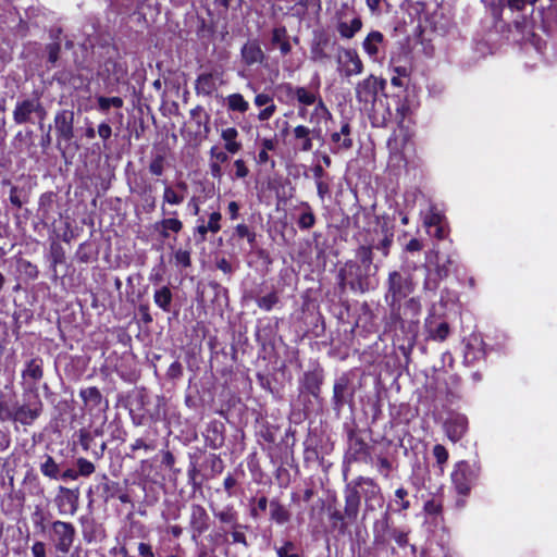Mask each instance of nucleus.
I'll return each mask as SVG.
<instances>
[{
	"mask_svg": "<svg viewBox=\"0 0 557 557\" xmlns=\"http://www.w3.org/2000/svg\"><path fill=\"white\" fill-rule=\"evenodd\" d=\"M234 168H235V176L237 178H244L248 175L249 170L246 166V163L242 159H237L234 161Z\"/></svg>",
	"mask_w": 557,
	"mask_h": 557,
	"instance_id": "nucleus-54",
	"label": "nucleus"
},
{
	"mask_svg": "<svg viewBox=\"0 0 557 557\" xmlns=\"http://www.w3.org/2000/svg\"><path fill=\"white\" fill-rule=\"evenodd\" d=\"M175 263L184 268H188L191 264L190 251L186 249H177L174 252Z\"/></svg>",
	"mask_w": 557,
	"mask_h": 557,
	"instance_id": "nucleus-50",
	"label": "nucleus"
},
{
	"mask_svg": "<svg viewBox=\"0 0 557 557\" xmlns=\"http://www.w3.org/2000/svg\"><path fill=\"white\" fill-rule=\"evenodd\" d=\"M256 301L259 308L270 311L278 302V296L275 292H272L262 297H258Z\"/></svg>",
	"mask_w": 557,
	"mask_h": 557,
	"instance_id": "nucleus-44",
	"label": "nucleus"
},
{
	"mask_svg": "<svg viewBox=\"0 0 557 557\" xmlns=\"http://www.w3.org/2000/svg\"><path fill=\"white\" fill-rule=\"evenodd\" d=\"M401 275L397 272H393L389 274V285L391 290H393L394 297L401 298L408 295L407 288H403L401 285Z\"/></svg>",
	"mask_w": 557,
	"mask_h": 557,
	"instance_id": "nucleus-41",
	"label": "nucleus"
},
{
	"mask_svg": "<svg viewBox=\"0 0 557 557\" xmlns=\"http://www.w3.org/2000/svg\"><path fill=\"white\" fill-rule=\"evenodd\" d=\"M54 123L59 138L65 141H70L74 136V113L69 110H62L57 113Z\"/></svg>",
	"mask_w": 557,
	"mask_h": 557,
	"instance_id": "nucleus-17",
	"label": "nucleus"
},
{
	"mask_svg": "<svg viewBox=\"0 0 557 557\" xmlns=\"http://www.w3.org/2000/svg\"><path fill=\"white\" fill-rule=\"evenodd\" d=\"M51 530L55 549L63 554L69 553L74 543L75 527L71 522L57 520L52 522Z\"/></svg>",
	"mask_w": 557,
	"mask_h": 557,
	"instance_id": "nucleus-7",
	"label": "nucleus"
},
{
	"mask_svg": "<svg viewBox=\"0 0 557 557\" xmlns=\"http://www.w3.org/2000/svg\"><path fill=\"white\" fill-rule=\"evenodd\" d=\"M77 473L82 476H89L95 472V466L91 461L85 458H78L76 460Z\"/></svg>",
	"mask_w": 557,
	"mask_h": 557,
	"instance_id": "nucleus-47",
	"label": "nucleus"
},
{
	"mask_svg": "<svg viewBox=\"0 0 557 557\" xmlns=\"http://www.w3.org/2000/svg\"><path fill=\"white\" fill-rule=\"evenodd\" d=\"M154 304L163 311L169 312L172 302V293L168 286L157 289L153 295Z\"/></svg>",
	"mask_w": 557,
	"mask_h": 557,
	"instance_id": "nucleus-32",
	"label": "nucleus"
},
{
	"mask_svg": "<svg viewBox=\"0 0 557 557\" xmlns=\"http://www.w3.org/2000/svg\"><path fill=\"white\" fill-rule=\"evenodd\" d=\"M47 51H48L49 62L55 63L59 58V53H60V45L59 44H50L47 46Z\"/></svg>",
	"mask_w": 557,
	"mask_h": 557,
	"instance_id": "nucleus-56",
	"label": "nucleus"
},
{
	"mask_svg": "<svg viewBox=\"0 0 557 557\" xmlns=\"http://www.w3.org/2000/svg\"><path fill=\"white\" fill-rule=\"evenodd\" d=\"M270 515L271 519L278 524H284L290 519L288 510L276 500L270 502Z\"/></svg>",
	"mask_w": 557,
	"mask_h": 557,
	"instance_id": "nucleus-31",
	"label": "nucleus"
},
{
	"mask_svg": "<svg viewBox=\"0 0 557 557\" xmlns=\"http://www.w3.org/2000/svg\"><path fill=\"white\" fill-rule=\"evenodd\" d=\"M34 557H46V545L42 542H35L32 546Z\"/></svg>",
	"mask_w": 557,
	"mask_h": 557,
	"instance_id": "nucleus-63",
	"label": "nucleus"
},
{
	"mask_svg": "<svg viewBox=\"0 0 557 557\" xmlns=\"http://www.w3.org/2000/svg\"><path fill=\"white\" fill-rule=\"evenodd\" d=\"M79 492L64 486L59 487L55 503L61 515L74 516L78 509Z\"/></svg>",
	"mask_w": 557,
	"mask_h": 557,
	"instance_id": "nucleus-11",
	"label": "nucleus"
},
{
	"mask_svg": "<svg viewBox=\"0 0 557 557\" xmlns=\"http://www.w3.org/2000/svg\"><path fill=\"white\" fill-rule=\"evenodd\" d=\"M273 103L272 101V98L267 95V94H258L256 97H255V104L257 107H263V106H269Z\"/></svg>",
	"mask_w": 557,
	"mask_h": 557,
	"instance_id": "nucleus-61",
	"label": "nucleus"
},
{
	"mask_svg": "<svg viewBox=\"0 0 557 557\" xmlns=\"http://www.w3.org/2000/svg\"><path fill=\"white\" fill-rule=\"evenodd\" d=\"M222 215L220 212H212L209 216V222L207 224V230H210L211 233H218L221 230L220 221Z\"/></svg>",
	"mask_w": 557,
	"mask_h": 557,
	"instance_id": "nucleus-52",
	"label": "nucleus"
},
{
	"mask_svg": "<svg viewBox=\"0 0 557 557\" xmlns=\"http://www.w3.org/2000/svg\"><path fill=\"white\" fill-rule=\"evenodd\" d=\"M361 20L359 17H355L350 23L339 22L337 30L343 38L350 39L361 29Z\"/></svg>",
	"mask_w": 557,
	"mask_h": 557,
	"instance_id": "nucleus-30",
	"label": "nucleus"
},
{
	"mask_svg": "<svg viewBox=\"0 0 557 557\" xmlns=\"http://www.w3.org/2000/svg\"><path fill=\"white\" fill-rule=\"evenodd\" d=\"M423 225L425 232L430 237L438 240L446 238L449 234V225L447 218L443 210L436 205H430L429 212L426 213Z\"/></svg>",
	"mask_w": 557,
	"mask_h": 557,
	"instance_id": "nucleus-5",
	"label": "nucleus"
},
{
	"mask_svg": "<svg viewBox=\"0 0 557 557\" xmlns=\"http://www.w3.org/2000/svg\"><path fill=\"white\" fill-rule=\"evenodd\" d=\"M486 11L491 14L495 22L502 18L505 8V0H482Z\"/></svg>",
	"mask_w": 557,
	"mask_h": 557,
	"instance_id": "nucleus-36",
	"label": "nucleus"
},
{
	"mask_svg": "<svg viewBox=\"0 0 557 557\" xmlns=\"http://www.w3.org/2000/svg\"><path fill=\"white\" fill-rule=\"evenodd\" d=\"M239 528H236V529H232V539H233V542L234 543H239V544H243L245 546L248 545L247 543V540H246V535L238 530Z\"/></svg>",
	"mask_w": 557,
	"mask_h": 557,
	"instance_id": "nucleus-60",
	"label": "nucleus"
},
{
	"mask_svg": "<svg viewBox=\"0 0 557 557\" xmlns=\"http://www.w3.org/2000/svg\"><path fill=\"white\" fill-rule=\"evenodd\" d=\"M32 114H36L39 121L46 117L47 112L38 99L18 101L13 111V120L16 124H24L32 121Z\"/></svg>",
	"mask_w": 557,
	"mask_h": 557,
	"instance_id": "nucleus-8",
	"label": "nucleus"
},
{
	"mask_svg": "<svg viewBox=\"0 0 557 557\" xmlns=\"http://www.w3.org/2000/svg\"><path fill=\"white\" fill-rule=\"evenodd\" d=\"M337 71L346 78L363 72V62L355 49L339 48L336 54Z\"/></svg>",
	"mask_w": 557,
	"mask_h": 557,
	"instance_id": "nucleus-6",
	"label": "nucleus"
},
{
	"mask_svg": "<svg viewBox=\"0 0 557 557\" xmlns=\"http://www.w3.org/2000/svg\"><path fill=\"white\" fill-rule=\"evenodd\" d=\"M351 128L348 122H344L339 132L331 134V143L334 145L333 152L339 150H348L352 147V139L350 137Z\"/></svg>",
	"mask_w": 557,
	"mask_h": 557,
	"instance_id": "nucleus-20",
	"label": "nucleus"
},
{
	"mask_svg": "<svg viewBox=\"0 0 557 557\" xmlns=\"http://www.w3.org/2000/svg\"><path fill=\"white\" fill-rule=\"evenodd\" d=\"M445 434L453 443L463 438L469 430V421L466 414L453 412L443 424Z\"/></svg>",
	"mask_w": 557,
	"mask_h": 557,
	"instance_id": "nucleus-9",
	"label": "nucleus"
},
{
	"mask_svg": "<svg viewBox=\"0 0 557 557\" xmlns=\"http://www.w3.org/2000/svg\"><path fill=\"white\" fill-rule=\"evenodd\" d=\"M18 187L16 186H11V189H10V202L16 207V208H21L23 206V200L20 198V195H18Z\"/></svg>",
	"mask_w": 557,
	"mask_h": 557,
	"instance_id": "nucleus-57",
	"label": "nucleus"
},
{
	"mask_svg": "<svg viewBox=\"0 0 557 557\" xmlns=\"http://www.w3.org/2000/svg\"><path fill=\"white\" fill-rule=\"evenodd\" d=\"M42 360L39 358L30 359L22 372V377L29 388H35L36 384L42 379Z\"/></svg>",
	"mask_w": 557,
	"mask_h": 557,
	"instance_id": "nucleus-18",
	"label": "nucleus"
},
{
	"mask_svg": "<svg viewBox=\"0 0 557 557\" xmlns=\"http://www.w3.org/2000/svg\"><path fill=\"white\" fill-rule=\"evenodd\" d=\"M287 39V32L285 27H276L272 30V44L281 45L283 40Z\"/></svg>",
	"mask_w": 557,
	"mask_h": 557,
	"instance_id": "nucleus-55",
	"label": "nucleus"
},
{
	"mask_svg": "<svg viewBox=\"0 0 557 557\" xmlns=\"http://www.w3.org/2000/svg\"><path fill=\"white\" fill-rule=\"evenodd\" d=\"M41 410L42 403L39 397L36 396L34 401L18 406L14 410L12 419L23 425H29L39 417Z\"/></svg>",
	"mask_w": 557,
	"mask_h": 557,
	"instance_id": "nucleus-14",
	"label": "nucleus"
},
{
	"mask_svg": "<svg viewBox=\"0 0 557 557\" xmlns=\"http://www.w3.org/2000/svg\"><path fill=\"white\" fill-rule=\"evenodd\" d=\"M376 268H364L357 261H347L339 270L343 284H348L351 289L366 292L372 286L371 277L375 275Z\"/></svg>",
	"mask_w": 557,
	"mask_h": 557,
	"instance_id": "nucleus-4",
	"label": "nucleus"
},
{
	"mask_svg": "<svg viewBox=\"0 0 557 557\" xmlns=\"http://www.w3.org/2000/svg\"><path fill=\"white\" fill-rule=\"evenodd\" d=\"M182 228L183 223L176 218H166L154 224V230L158 231L163 238H168L170 232L180 233Z\"/></svg>",
	"mask_w": 557,
	"mask_h": 557,
	"instance_id": "nucleus-24",
	"label": "nucleus"
},
{
	"mask_svg": "<svg viewBox=\"0 0 557 557\" xmlns=\"http://www.w3.org/2000/svg\"><path fill=\"white\" fill-rule=\"evenodd\" d=\"M189 527L191 531V539H197L203 534L210 527V517L201 505L194 504L190 507Z\"/></svg>",
	"mask_w": 557,
	"mask_h": 557,
	"instance_id": "nucleus-10",
	"label": "nucleus"
},
{
	"mask_svg": "<svg viewBox=\"0 0 557 557\" xmlns=\"http://www.w3.org/2000/svg\"><path fill=\"white\" fill-rule=\"evenodd\" d=\"M384 37L383 34L373 30L371 32L366 39L363 40V49L369 54L370 58L375 59L379 53V46L382 44Z\"/></svg>",
	"mask_w": 557,
	"mask_h": 557,
	"instance_id": "nucleus-27",
	"label": "nucleus"
},
{
	"mask_svg": "<svg viewBox=\"0 0 557 557\" xmlns=\"http://www.w3.org/2000/svg\"><path fill=\"white\" fill-rule=\"evenodd\" d=\"M41 473L50 479H58L60 468L51 456H46V460L40 465Z\"/></svg>",
	"mask_w": 557,
	"mask_h": 557,
	"instance_id": "nucleus-37",
	"label": "nucleus"
},
{
	"mask_svg": "<svg viewBox=\"0 0 557 557\" xmlns=\"http://www.w3.org/2000/svg\"><path fill=\"white\" fill-rule=\"evenodd\" d=\"M216 90L215 79L212 74H201L196 81L198 95L210 96Z\"/></svg>",
	"mask_w": 557,
	"mask_h": 557,
	"instance_id": "nucleus-28",
	"label": "nucleus"
},
{
	"mask_svg": "<svg viewBox=\"0 0 557 557\" xmlns=\"http://www.w3.org/2000/svg\"><path fill=\"white\" fill-rule=\"evenodd\" d=\"M112 134V128L109 124L107 123H101L99 126H98V135L102 138V139H108L110 138Z\"/></svg>",
	"mask_w": 557,
	"mask_h": 557,
	"instance_id": "nucleus-64",
	"label": "nucleus"
},
{
	"mask_svg": "<svg viewBox=\"0 0 557 557\" xmlns=\"http://www.w3.org/2000/svg\"><path fill=\"white\" fill-rule=\"evenodd\" d=\"M420 557H449L445 547L436 544L435 547L430 545L420 553Z\"/></svg>",
	"mask_w": 557,
	"mask_h": 557,
	"instance_id": "nucleus-48",
	"label": "nucleus"
},
{
	"mask_svg": "<svg viewBox=\"0 0 557 557\" xmlns=\"http://www.w3.org/2000/svg\"><path fill=\"white\" fill-rule=\"evenodd\" d=\"M351 396L352 392L349 387V380L346 376L337 379L333 388V400L335 407L341 409Z\"/></svg>",
	"mask_w": 557,
	"mask_h": 557,
	"instance_id": "nucleus-21",
	"label": "nucleus"
},
{
	"mask_svg": "<svg viewBox=\"0 0 557 557\" xmlns=\"http://www.w3.org/2000/svg\"><path fill=\"white\" fill-rule=\"evenodd\" d=\"M484 343L475 334H471L463 339V361L467 364H473L485 357Z\"/></svg>",
	"mask_w": 557,
	"mask_h": 557,
	"instance_id": "nucleus-15",
	"label": "nucleus"
},
{
	"mask_svg": "<svg viewBox=\"0 0 557 557\" xmlns=\"http://www.w3.org/2000/svg\"><path fill=\"white\" fill-rule=\"evenodd\" d=\"M164 170L163 158L161 156L156 157L149 164V171L156 175H162Z\"/></svg>",
	"mask_w": 557,
	"mask_h": 557,
	"instance_id": "nucleus-53",
	"label": "nucleus"
},
{
	"mask_svg": "<svg viewBox=\"0 0 557 557\" xmlns=\"http://www.w3.org/2000/svg\"><path fill=\"white\" fill-rule=\"evenodd\" d=\"M228 152L225 150L223 151L216 146L211 147L209 154H210V161H213L218 164H222L228 161Z\"/></svg>",
	"mask_w": 557,
	"mask_h": 557,
	"instance_id": "nucleus-51",
	"label": "nucleus"
},
{
	"mask_svg": "<svg viewBox=\"0 0 557 557\" xmlns=\"http://www.w3.org/2000/svg\"><path fill=\"white\" fill-rule=\"evenodd\" d=\"M451 263L448 256L440 253L432 248L425 256L424 269V290L435 292L443 278L449 273L448 265Z\"/></svg>",
	"mask_w": 557,
	"mask_h": 557,
	"instance_id": "nucleus-2",
	"label": "nucleus"
},
{
	"mask_svg": "<svg viewBox=\"0 0 557 557\" xmlns=\"http://www.w3.org/2000/svg\"><path fill=\"white\" fill-rule=\"evenodd\" d=\"M433 456L436 459L440 470L443 471V466L447 462L449 456L445 446H443L442 444L434 445Z\"/></svg>",
	"mask_w": 557,
	"mask_h": 557,
	"instance_id": "nucleus-46",
	"label": "nucleus"
},
{
	"mask_svg": "<svg viewBox=\"0 0 557 557\" xmlns=\"http://www.w3.org/2000/svg\"><path fill=\"white\" fill-rule=\"evenodd\" d=\"M321 379L315 373H308L305 376V388L313 396H318L320 392Z\"/></svg>",
	"mask_w": 557,
	"mask_h": 557,
	"instance_id": "nucleus-42",
	"label": "nucleus"
},
{
	"mask_svg": "<svg viewBox=\"0 0 557 557\" xmlns=\"http://www.w3.org/2000/svg\"><path fill=\"white\" fill-rule=\"evenodd\" d=\"M81 397L85 404H91L92 406H98L102 399L100 391L94 386L82 389Z\"/></svg>",
	"mask_w": 557,
	"mask_h": 557,
	"instance_id": "nucleus-39",
	"label": "nucleus"
},
{
	"mask_svg": "<svg viewBox=\"0 0 557 557\" xmlns=\"http://www.w3.org/2000/svg\"><path fill=\"white\" fill-rule=\"evenodd\" d=\"M457 300L458 295L456 293L446 292V296L441 295L440 310H437L435 305L432 306L430 313L424 321L428 339L430 338L443 342L448 337L450 327L448 322L444 319L443 309L446 308L448 304H455Z\"/></svg>",
	"mask_w": 557,
	"mask_h": 557,
	"instance_id": "nucleus-1",
	"label": "nucleus"
},
{
	"mask_svg": "<svg viewBox=\"0 0 557 557\" xmlns=\"http://www.w3.org/2000/svg\"><path fill=\"white\" fill-rule=\"evenodd\" d=\"M275 111L276 106L274 103H271L260 111V113L258 114V119L260 121H267L274 114Z\"/></svg>",
	"mask_w": 557,
	"mask_h": 557,
	"instance_id": "nucleus-58",
	"label": "nucleus"
},
{
	"mask_svg": "<svg viewBox=\"0 0 557 557\" xmlns=\"http://www.w3.org/2000/svg\"><path fill=\"white\" fill-rule=\"evenodd\" d=\"M138 553L141 557H154V553L152 552V547L144 542L138 544Z\"/></svg>",
	"mask_w": 557,
	"mask_h": 557,
	"instance_id": "nucleus-62",
	"label": "nucleus"
},
{
	"mask_svg": "<svg viewBox=\"0 0 557 557\" xmlns=\"http://www.w3.org/2000/svg\"><path fill=\"white\" fill-rule=\"evenodd\" d=\"M214 516L224 524H228L231 529L242 528L238 523V513L232 506H226L222 510L214 512Z\"/></svg>",
	"mask_w": 557,
	"mask_h": 557,
	"instance_id": "nucleus-29",
	"label": "nucleus"
},
{
	"mask_svg": "<svg viewBox=\"0 0 557 557\" xmlns=\"http://www.w3.org/2000/svg\"><path fill=\"white\" fill-rule=\"evenodd\" d=\"M302 206L305 208V211L300 214L298 219V226L301 230H309L314 225L315 216L308 203H304Z\"/></svg>",
	"mask_w": 557,
	"mask_h": 557,
	"instance_id": "nucleus-38",
	"label": "nucleus"
},
{
	"mask_svg": "<svg viewBox=\"0 0 557 557\" xmlns=\"http://www.w3.org/2000/svg\"><path fill=\"white\" fill-rule=\"evenodd\" d=\"M392 238H393L392 234L384 233L383 237L380 238L377 242L372 239V243L370 244V246L372 247V249L381 250L383 256L387 257L388 251H389V247H391L392 242H393Z\"/></svg>",
	"mask_w": 557,
	"mask_h": 557,
	"instance_id": "nucleus-43",
	"label": "nucleus"
},
{
	"mask_svg": "<svg viewBox=\"0 0 557 557\" xmlns=\"http://www.w3.org/2000/svg\"><path fill=\"white\" fill-rule=\"evenodd\" d=\"M423 511L425 515V523H430L433 527L440 525L443 521V497L441 495H434L428 499L423 505Z\"/></svg>",
	"mask_w": 557,
	"mask_h": 557,
	"instance_id": "nucleus-16",
	"label": "nucleus"
},
{
	"mask_svg": "<svg viewBox=\"0 0 557 557\" xmlns=\"http://www.w3.org/2000/svg\"><path fill=\"white\" fill-rule=\"evenodd\" d=\"M318 96L319 95L317 92H312V91L308 90L306 87L298 86L297 90H296L295 99L304 107H307V106L314 104L318 99ZM306 113H307L306 108H301L298 111V115L301 117H305Z\"/></svg>",
	"mask_w": 557,
	"mask_h": 557,
	"instance_id": "nucleus-26",
	"label": "nucleus"
},
{
	"mask_svg": "<svg viewBox=\"0 0 557 557\" xmlns=\"http://www.w3.org/2000/svg\"><path fill=\"white\" fill-rule=\"evenodd\" d=\"M97 100L99 109L103 112H107L110 109V107L122 108L124 103L123 99L120 97L107 98L101 96Z\"/></svg>",
	"mask_w": 557,
	"mask_h": 557,
	"instance_id": "nucleus-45",
	"label": "nucleus"
},
{
	"mask_svg": "<svg viewBox=\"0 0 557 557\" xmlns=\"http://www.w3.org/2000/svg\"><path fill=\"white\" fill-rule=\"evenodd\" d=\"M395 75L391 78V83L396 87H407L410 83L412 66L398 64L394 66Z\"/></svg>",
	"mask_w": 557,
	"mask_h": 557,
	"instance_id": "nucleus-25",
	"label": "nucleus"
},
{
	"mask_svg": "<svg viewBox=\"0 0 557 557\" xmlns=\"http://www.w3.org/2000/svg\"><path fill=\"white\" fill-rule=\"evenodd\" d=\"M293 143L295 149L301 152H309L313 148L311 131L306 125H297L293 128Z\"/></svg>",
	"mask_w": 557,
	"mask_h": 557,
	"instance_id": "nucleus-19",
	"label": "nucleus"
},
{
	"mask_svg": "<svg viewBox=\"0 0 557 557\" xmlns=\"http://www.w3.org/2000/svg\"><path fill=\"white\" fill-rule=\"evenodd\" d=\"M360 497L357 491H349L346 495L345 515L355 518L358 513Z\"/></svg>",
	"mask_w": 557,
	"mask_h": 557,
	"instance_id": "nucleus-34",
	"label": "nucleus"
},
{
	"mask_svg": "<svg viewBox=\"0 0 557 557\" xmlns=\"http://www.w3.org/2000/svg\"><path fill=\"white\" fill-rule=\"evenodd\" d=\"M163 203L161 207L162 214H175L176 212H169L165 209V203L172 205V206H178L184 202L185 195L177 189H175L173 186L165 185L164 191H163Z\"/></svg>",
	"mask_w": 557,
	"mask_h": 557,
	"instance_id": "nucleus-23",
	"label": "nucleus"
},
{
	"mask_svg": "<svg viewBox=\"0 0 557 557\" xmlns=\"http://www.w3.org/2000/svg\"><path fill=\"white\" fill-rule=\"evenodd\" d=\"M481 475V465L478 461L460 460L451 472V482L459 495L468 496Z\"/></svg>",
	"mask_w": 557,
	"mask_h": 557,
	"instance_id": "nucleus-3",
	"label": "nucleus"
},
{
	"mask_svg": "<svg viewBox=\"0 0 557 557\" xmlns=\"http://www.w3.org/2000/svg\"><path fill=\"white\" fill-rule=\"evenodd\" d=\"M239 133L235 127H227L221 131V138L224 141V148L228 153L235 154L243 148L238 140Z\"/></svg>",
	"mask_w": 557,
	"mask_h": 557,
	"instance_id": "nucleus-22",
	"label": "nucleus"
},
{
	"mask_svg": "<svg viewBox=\"0 0 557 557\" xmlns=\"http://www.w3.org/2000/svg\"><path fill=\"white\" fill-rule=\"evenodd\" d=\"M240 59L246 66L262 64L267 55L258 39H248L240 49Z\"/></svg>",
	"mask_w": 557,
	"mask_h": 557,
	"instance_id": "nucleus-13",
	"label": "nucleus"
},
{
	"mask_svg": "<svg viewBox=\"0 0 557 557\" xmlns=\"http://www.w3.org/2000/svg\"><path fill=\"white\" fill-rule=\"evenodd\" d=\"M277 557H300L296 552V546L293 542H285L283 546L276 548Z\"/></svg>",
	"mask_w": 557,
	"mask_h": 557,
	"instance_id": "nucleus-49",
	"label": "nucleus"
},
{
	"mask_svg": "<svg viewBox=\"0 0 557 557\" xmlns=\"http://www.w3.org/2000/svg\"><path fill=\"white\" fill-rule=\"evenodd\" d=\"M315 107L311 113L310 121L313 122L315 119L319 120H326L331 119L332 114L329 111L327 107L323 102V100L318 96V99L315 101Z\"/></svg>",
	"mask_w": 557,
	"mask_h": 557,
	"instance_id": "nucleus-40",
	"label": "nucleus"
},
{
	"mask_svg": "<svg viewBox=\"0 0 557 557\" xmlns=\"http://www.w3.org/2000/svg\"><path fill=\"white\" fill-rule=\"evenodd\" d=\"M92 441V437L89 432L85 430L79 431V444L85 450L89 449L90 443Z\"/></svg>",
	"mask_w": 557,
	"mask_h": 557,
	"instance_id": "nucleus-59",
	"label": "nucleus"
},
{
	"mask_svg": "<svg viewBox=\"0 0 557 557\" xmlns=\"http://www.w3.org/2000/svg\"><path fill=\"white\" fill-rule=\"evenodd\" d=\"M384 84V81H379L374 75H369L356 85L355 92L357 100L363 103L373 101L376 97L379 85L383 87Z\"/></svg>",
	"mask_w": 557,
	"mask_h": 557,
	"instance_id": "nucleus-12",
	"label": "nucleus"
},
{
	"mask_svg": "<svg viewBox=\"0 0 557 557\" xmlns=\"http://www.w3.org/2000/svg\"><path fill=\"white\" fill-rule=\"evenodd\" d=\"M356 261L364 264V268H379L377 264H373L372 247L370 245H361L356 250Z\"/></svg>",
	"mask_w": 557,
	"mask_h": 557,
	"instance_id": "nucleus-33",
	"label": "nucleus"
},
{
	"mask_svg": "<svg viewBox=\"0 0 557 557\" xmlns=\"http://www.w3.org/2000/svg\"><path fill=\"white\" fill-rule=\"evenodd\" d=\"M227 108L231 111L245 113L249 109V103L240 94H232L226 98Z\"/></svg>",
	"mask_w": 557,
	"mask_h": 557,
	"instance_id": "nucleus-35",
	"label": "nucleus"
}]
</instances>
